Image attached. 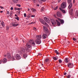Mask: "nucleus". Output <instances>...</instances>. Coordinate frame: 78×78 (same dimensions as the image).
<instances>
[{
	"label": "nucleus",
	"instance_id": "f257e3e1",
	"mask_svg": "<svg viewBox=\"0 0 78 78\" xmlns=\"http://www.w3.org/2000/svg\"><path fill=\"white\" fill-rule=\"evenodd\" d=\"M6 55L8 59H11V60H12V61H14L15 60V58H14L13 57L11 56V54H10V53H9L8 54H7Z\"/></svg>",
	"mask_w": 78,
	"mask_h": 78
},
{
	"label": "nucleus",
	"instance_id": "f03ea898",
	"mask_svg": "<svg viewBox=\"0 0 78 78\" xmlns=\"http://www.w3.org/2000/svg\"><path fill=\"white\" fill-rule=\"evenodd\" d=\"M10 25L11 27H17L19 25V24L17 23L16 22H14L11 23Z\"/></svg>",
	"mask_w": 78,
	"mask_h": 78
},
{
	"label": "nucleus",
	"instance_id": "7ed1b4c3",
	"mask_svg": "<svg viewBox=\"0 0 78 78\" xmlns=\"http://www.w3.org/2000/svg\"><path fill=\"white\" fill-rule=\"evenodd\" d=\"M67 5V3L66 2H63L61 5V7L62 8V9H64L66 7V5Z\"/></svg>",
	"mask_w": 78,
	"mask_h": 78
},
{
	"label": "nucleus",
	"instance_id": "20e7f679",
	"mask_svg": "<svg viewBox=\"0 0 78 78\" xmlns=\"http://www.w3.org/2000/svg\"><path fill=\"white\" fill-rule=\"evenodd\" d=\"M67 66L70 69L72 68L73 67V64L70 63H69L67 64Z\"/></svg>",
	"mask_w": 78,
	"mask_h": 78
},
{
	"label": "nucleus",
	"instance_id": "39448f33",
	"mask_svg": "<svg viewBox=\"0 0 78 78\" xmlns=\"http://www.w3.org/2000/svg\"><path fill=\"white\" fill-rule=\"evenodd\" d=\"M43 30L44 32H45V33H47V32H48V29H47V27L45 26H43Z\"/></svg>",
	"mask_w": 78,
	"mask_h": 78
},
{
	"label": "nucleus",
	"instance_id": "423d86ee",
	"mask_svg": "<svg viewBox=\"0 0 78 78\" xmlns=\"http://www.w3.org/2000/svg\"><path fill=\"white\" fill-rule=\"evenodd\" d=\"M57 16L58 17H62V14H61V13L60 12H58L56 13Z\"/></svg>",
	"mask_w": 78,
	"mask_h": 78
},
{
	"label": "nucleus",
	"instance_id": "0eeeda50",
	"mask_svg": "<svg viewBox=\"0 0 78 78\" xmlns=\"http://www.w3.org/2000/svg\"><path fill=\"white\" fill-rule=\"evenodd\" d=\"M44 19L45 20V21L48 23H49L50 22V20H49L48 18L47 17H44Z\"/></svg>",
	"mask_w": 78,
	"mask_h": 78
},
{
	"label": "nucleus",
	"instance_id": "6e6552de",
	"mask_svg": "<svg viewBox=\"0 0 78 78\" xmlns=\"http://www.w3.org/2000/svg\"><path fill=\"white\" fill-rule=\"evenodd\" d=\"M35 42L37 44H40L41 43V40H36Z\"/></svg>",
	"mask_w": 78,
	"mask_h": 78
},
{
	"label": "nucleus",
	"instance_id": "1a4fd4ad",
	"mask_svg": "<svg viewBox=\"0 0 78 78\" xmlns=\"http://www.w3.org/2000/svg\"><path fill=\"white\" fill-rule=\"evenodd\" d=\"M36 38L37 39L36 40H40V39L42 38V36L40 35H37L36 36Z\"/></svg>",
	"mask_w": 78,
	"mask_h": 78
},
{
	"label": "nucleus",
	"instance_id": "9d476101",
	"mask_svg": "<svg viewBox=\"0 0 78 78\" xmlns=\"http://www.w3.org/2000/svg\"><path fill=\"white\" fill-rule=\"evenodd\" d=\"M15 58L16 59H20L21 58V57L19 54H17L15 56Z\"/></svg>",
	"mask_w": 78,
	"mask_h": 78
},
{
	"label": "nucleus",
	"instance_id": "9b49d317",
	"mask_svg": "<svg viewBox=\"0 0 78 78\" xmlns=\"http://www.w3.org/2000/svg\"><path fill=\"white\" fill-rule=\"evenodd\" d=\"M51 21L53 25H55L56 23V21H55L53 19H51Z\"/></svg>",
	"mask_w": 78,
	"mask_h": 78
},
{
	"label": "nucleus",
	"instance_id": "f8f14e48",
	"mask_svg": "<svg viewBox=\"0 0 78 78\" xmlns=\"http://www.w3.org/2000/svg\"><path fill=\"white\" fill-rule=\"evenodd\" d=\"M20 50L21 51H22V53H24V52L25 51V49L23 48L20 47Z\"/></svg>",
	"mask_w": 78,
	"mask_h": 78
},
{
	"label": "nucleus",
	"instance_id": "ddd939ff",
	"mask_svg": "<svg viewBox=\"0 0 78 78\" xmlns=\"http://www.w3.org/2000/svg\"><path fill=\"white\" fill-rule=\"evenodd\" d=\"M57 20L60 22L61 24H63L64 23V21L63 20H61L59 18H57Z\"/></svg>",
	"mask_w": 78,
	"mask_h": 78
},
{
	"label": "nucleus",
	"instance_id": "4468645a",
	"mask_svg": "<svg viewBox=\"0 0 78 78\" xmlns=\"http://www.w3.org/2000/svg\"><path fill=\"white\" fill-rule=\"evenodd\" d=\"M40 22H41V23H42V24H45V21H44V20H43L41 19H40L39 20Z\"/></svg>",
	"mask_w": 78,
	"mask_h": 78
},
{
	"label": "nucleus",
	"instance_id": "2eb2a0df",
	"mask_svg": "<svg viewBox=\"0 0 78 78\" xmlns=\"http://www.w3.org/2000/svg\"><path fill=\"white\" fill-rule=\"evenodd\" d=\"M42 37L43 39H46L47 37V35L46 34H44L42 35Z\"/></svg>",
	"mask_w": 78,
	"mask_h": 78
},
{
	"label": "nucleus",
	"instance_id": "dca6fc26",
	"mask_svg": "<svg viewBox=\"0 0 78 78\" xmlns=\"http://www.w3.org/2000/svg\"><path fill=\"white\" fill-rule=\"evenodd\" d=\"M26 46L27 48H31V45H30V44L27 43L26 44Z\"/></svg>",
	"mask_w": 78,
	"mask_h": 78
},
{
	"label": "nucleus",
	"instance_id": "f3484780",
	"mask_svg": "<svg viewBox=\"0 0 78 78\" xmlns=\"http://www.w3.org/2000/svg\"><path fill=\"white\" fill-rule=\"evenodd\" d=\"M2 62L4 64L6 63L7 62V59L6 58H4L2 60Z\"/></svg>",
	"mask_w": 78,
	"mask_h": 78
},
{
	"label": "nucleus",
	"instance_id": "a211bd4d",
	"mask_svg": "<svg viewBox=\"0 0 78 78\" xmlns=\"http://www.w3.org/2000/svg\"><path fill=\"white\" fill-rule=\"evenodd\" d=\"M59 9L61 11H62V12L64 14H66V11L65 10L62 9H61V8H59Z\"/></svg>",
	"mask_w": 78,
	"mask_h": 78
},
{
	"label": "nucleus",
	"instance_id": "6ab92c4d",
	"mask_svg": "<svg viewBox=\"0 0 78 78\" xmlns=\"http://www.w3.org/2000/svg\"><path fill=\"white\" fill-rule=\"evenodd\" d=\"M72 7V3H71L68 6V8L69 9H71V8Z\"/></svg>",
	"mask_w": 78,
	"mask_h": 78
},
{
	"label": "nucleus",
	"instance_id": "aec40b11",
	"mask_svg": "<svg viewBox=\"0 0 78 78\" xmlns=\"http://www.w3.org/2000/svg\"><path fill=\"white\" fill-rule=\"evenodd\" d=\"M56 22L58 26H60V25H61V23H60V22H58V21L57 20H56Z\"/></svg>",
	"mask_w": 78,
	"mask_h": 78
},
{
	"label": "nucleus",
	"instance_id": "412c9836",
	"mask_svg": "<svg viewBox=\"0 0 78 78\" xmlns=\"http://www.w3.org/2000/svg\"><path fill=\"white\" fill-rule=\"evenodd\" d=\"M30 9L33 12H35L36 11V9L33 8H31Z\"/></svg>",
	"mask_w": 78,
	"mask_h": 78
},
{
	"label": "nucleus",
	"instance_id": "4be33fe9",
	"mask_svg": "<svg viewBox=\"0 0 78 78\" xmlns=\"http://www.w3.org/2000/svg\"><path fill=\"white\" fill-rule=\"evenodd\" d=\"M1 24L2 26V27H5V23H4V22H3V21L2 22Z\"/></svg>",
	"mask_w": 78,
	"mask_h": 78
},
{
	"label": "nucleus",
	"instance_id": "5701e85b",
	"mask_svg": "<svg viewBox=\"0 0 78 78\" xmlns=\"http://www.w3.org/2000/svg\"><path fill=\"white\" fill-rule=\"evenodd\" d=\"M76 37L78 38V36H76L75 38H73V41H76Z\"/></svg>",
	"mask_w": 78,
	"mask_h": 78
},
{
	"label": "nucleus",
	"instance_id": "b1692460",
	"mask_svg": "<svg viewBox=\"0 0 78 78\" xmlns=\"http://www.w3.org/2000/svg\"><path fill=\"white\" fill-rule=\"evenodd\" d=\"M23 57H24V58H27V54H24L23 55Z\"/></svg>",
	"mask_w": 78,
	"mask_h": 78
},
{
	"label": "nucleus",
	"instance_id": "393cba45",
	"mask_svg": "<svg viewBox=\"0 0 78 78\" xmlns=\"http://www.w3.org/2000/svg\"><path fill=\"white\" fill-rule=\"evenodd\" d=\"M65 62H69V60H68V58H66L65 60Z\"/></svg>",
	"mask_w": 78,
	"mask_h": 78
},
{
	"label": "nucleus",
	"instance_id": "a878e982",
	"mask_svg": "<svg viewBox=\"0 0 78 78\" xmlns=\"http://www.w3.org/2000/svg\"><path fill=\"white\" fill-rule=\"evenodd\" d=\"M12 1L14 3H17L18 1H17V0H12Z\"/></svg>",
	"mask_w": 78,
	"mask_h": 78
},
{
	"label": "nucleus",
	"instance_id": "bb28decb",
	"mask_svg": "<svg viewBox=\"0 0 78 78\" xmlns=\"http://www.w3.org/2000/svg\"><path fill=\"white\" fill-rule=\"evenodd\" d=\"M43 24L45 25V26L47 27H49L48 24H47V23H46L45 22L44 24Z\"/></svg>",
	"mask_w": 78,
	"mask_h": 78
},
{
	"label": "nucleus",
	"instance_id": "cd10ccee",
	"mask_svg": "<svg viewBox=\"0 0 78 78\" xmlns=\"http://www.w3.org/2000/svg\"><path fill=\"white\" fill-rule=\"evenodd\" d=\"M20 10H19L16 12V14H17L19 15V14H20Z\"/></svg>",
	"mask_w": 78,
	"mask_h": 78
},
{
	"label": "nucleus",
	"instance_id": "c85d7f7f",
	"mask_svg": "<svg viewBox=\"0 0 78 78\" xmlns=\"http://www.w3.org/2000/svg\"><path fill=\"white\" fill-rule=\"evenodd\" d=\"M9 26H6V30L7 31H8L9 30Z\"/></svg>",
	"mask_w": 78,
	"mask_h": 78
},
{
	"label": "nucleus",
	"instance_id": "c756f323",
	"mask_svg": "<svg viewBox=\"0 0 78 78\" xmlns=\"http://www.w3.org/2000/svg\"><path fill=\"white\" fill-rule=\"evenodd\" d=\"M55 52L57 55H59V52H58V51L57 50H55Z\"/></svg>",
	"mask_w": 78,
	"mask_h": 78
},
{
	"label": "nucleus",
	"instance_id": "7c9ffc66",
	"mask_svg": "<svg viewBox=\"0 0 78 78\" xmlns=\"http://www.w3.org/2000/svg\"><path fill=\"white\" fill-rule=\"evenodd\" d=\"M15 19H16L17 20H19V17H15Z\"/></svg>",
	"mask_w": 78,
	"mask_h": 78
},
{
	"label": "nucleus",
	"instance_id": "2f4dec72",
	"mask_svg": "<svg viewBox=\"0 0 78 78\" xmlns=\"http://www.w3.org/2000/svg\"><path fill=\"white\" fill-rule=\"evenodd\" d=\"M53 59H54V60H55V61H56V60L58 59H57V58H56V57H54L53 58Z\"/></svg>",
	"mask_w": 78,
	"mask_h": 78
},
{
	"label": "nucleus",
	"instance_id": "473e14b6",
	"mask_svg": "<svg viewBox=\"0 0 78 78\" xmlns=\"http://www.w3.org/2000/svg\"><path fill=\"white\" fill-rule=\"evenodd\" d=\"M71 76L70 75H68L67 76V78H70Z\"/></svg>",
	"mask_w": 78,
	"mask_h": 78
},
{
	"label": "nucleus",
	"instance_id": "72a5a7b5",
	"mask_svg": "<svg viewBox=\"0 0 78 78\" xmlns=\"http://www.w3.org/2000/svg\"><path fill=\"white\" fill-rule=\"evenodd\" d=\"M34 41L33 40H30L29 41V42L30 43H32Z\"/></svg>",
	"mask_w": 78,
	"mask_h": 78
},
{
	"label": "nucleus",
	"instance_id": "f704fd0d",
	"mask_svg": "<svg viewBox=\"0 0 78 78\" xmlns=\"http://www.w3.org/2000/svg\"><path fill=\"white\" fill-rule=\"evenodd\" d=\"M68 3H71V0H68Z\"/></svg>",
	"mask_w": 78,
	"mask_h": 78
},
{
	"label": "nucleus",
	"instance_id": "c9c22d12",
	"mask_svg": "<svg viewBox=\"0 0 78 78\" xmlns=\"http://www.w3.org/2000/svg\"><path fill=\"white\" fill-rule=\"evenodd\" d=\"M36 23V22H32V23H30L29 24V25H31V24H34V23Z\"/></svg>",
	"mask_w": 78,
	"mask_h": 78
},
{
	"label": "nucleus",
	"instance_id": "e433bc0d",
	"mask_svg": "<svg viewBox=\"0 0 78 78\" xmlns=\"http://www.w3.org/2000/svg\"><path fill=\"white\" fill-rule=\"evenodd\" d=\"M33 45H36V44H35V43H34V42H33L32 43Z\"/></svg>",
	"mask_w": 78,
	"mask_h": 78
},
{
	"label": "nucleus",
	"instance_id": "4c0bfd02",
	"mask_svg": "<svg viewBox=\"0 0 78 78\" xmlns=\"http://www.w3.org/2000/svg\"><path fill=\"white\" fill-rule=\"evenodd\" d=\"M48 61H49V59H48L47 58V59H46L44 61H45V62H48Z\"/></svg>",
	"mask_w": 78,
	"mask_h": 78
},
{
	"label": "nucleus",
	"instance_id": "58836bf2",
	"mask_svg": "<svg viewBox=\"0 0 78 78\" xmlns=\"http://www.w3.org/2000/svg\"><path fill=\"white\" fill-rule=\"evenodd\" d=\"M58 61L59 63H62V60L61 59H59L58 60Z\"/></svg>",
	"mask_w": 78,
	"mask_h": 78
},
{
	"label": "nucleus",
	"instance_id": "ea45409f",
	"mask_svg": "<svg viewBox=\"0 0 78 78\" xmlns=\"http://www.w3.org/2000/svg\"><path fill=\"white\" fill-rule=\"evenodd\" d=\"M70 12H73V9L72 8L70 10Z\"/></svg>",
	"mask_w": 78,
	"mask_h": 78
},
{
	"label": "nucleus",
	"instance_id": "a19ab883",
	"mask_svg": "<svg viewBox=\"0 0 78 78\" xmlns=\"http://www.w3.org/2000/svg\"><path fill=\"white\" fill-rule=\"evenodd\" d=\"M57 9H58V7L57 6L54 8V10H56Z\"/></svg>",
	"mask_w": 78,
	"mask_h": 78
},
{
	"label": "nucleus",
	"instance_id": "79ce46f5",
	"mask_svg": "<svg viewBox=\"0 0 78 78\" xmlns=\"http://www.w3.org/2000/svg\"><path fill=\"white\" fill-rule=\"evenodd\" d=\"M44 8L42 7L41 9V11H44Z\"/></svg>",
	"mask_w": 78,
	"mask_h": 78
},
{
	"label": "nucleus",
	"instance_id": "37998d69",
	"mask_svg": "<svg viewBox=\"0 0 78 78\" xmlns=\"http://www.w3.org/2000/svg\"><path fill=\"white\" fill-rule=\"evenodd\" d=\"M24 17H27V15L26 13H24Z\"/></svg>",
	"mask_w": 78,
	"mask_h": 78
},
{
	"label": "nucleus",
	"instance_id": "c03bdc74",
	"mask_svg": "<svg viewBox=\"0 0 78 78\" xmlns=\"http://www.w3.org/2000/svg\"><path fill=\"white\" fill-rule=\"evenodd\" d=\"M17 6H19V7H20L21 6L20 5L18 4L17 5Z\"/></svg>",
	"mask_w": 78,
	"mask_h": 78
},
{
	"label": "nucleus",
	"instance_id": "a18cd8bd",
	"mask_svg": "<svg viewBox=\"0 0 78 78\" xmlns=\"http://www.w3.org/2000/svg\"><path fill=\"white\" fill-rule=\"evenodd\" d=\"M31 17H35V16H34V15H31Z\"/></svg>",
	"mask_w": 78,
	"mask_h": 78
},
{
	"label": "nucleus",
	"instance_id": "49530a36",
	"mask_svg": "<svg viewBox=\"0 0 78 78\" xmlns=\"http://www.w3.org/2000/svg\"><path fill=\"white\" fill-rule=\"evenodd\" d=\"M33 29H34V30H35V31H36V28L35 27H34Z\"/></svg>",
	"mask_w": 78,
	"mask_h": 78
},
{
	"label": "nucleus",
	"instance_id": "de8ad7c7",
	"mask_svg": "<svg viewBox=\"0 0 78 78\" xmlns=\"http://www.w3.org/2000/svg\"><path fill=\"white\" fill-rule=\"evenodd\" d=\"M38 55H40V56H41V55H42V54H41V53H39Z\"/></svg>",
	"mask_w": 78,
	"mask_h": 78
},
{
	"label": "nucleus",
	"instance_id": "09e8293b",
	"mask_svg": "<svg viewBox=\"0 0 78 78\" xmlns=\"http://www.w3.org/2000/svg\"><path fill=\"white\" fill-rule=\"evenodd\" d=\"M41 1H42V2H45L46 0H40Z\"/></svg>",
	"mask_w": 78,
	"mask_h": 78
},
{
	"label": "nucleus",
	"instance_id": "8fccbe9b",
	"mask_svg": "<svg viewBox=\"0 0 78 78\" xmlns=\"http://www.w3.org/2000/svg\"><path fill=\"white\" fill-rule=\"evenodd\" d=\"M61 0H58V3H59V2H61Z\"/></svg>",
	"mask_w": 78,
	"mask_h": 78
},
{
	"label": "nucleus",
	"instance_id": "3c124183",
	"mask_svg": "<svg viewBox=\"0 0 78 78\" xmlns=\"http://www.w3.org/2000/svg\"><path fill=\"white\" fill-rule=\"evenodd\" d=\"M2 60H0V64H2Z\"/></svg>",
	"mask_w": 78,
	"mask_h": 78
},
{
	"label": "nucleus",
	"instance_id": "603ef678",
	"mask_svg": "<svg viewBox=\"0 0 78 78\" xmlns=\"http://www.w3.org/2000/svg\"><path fill=\"white\" fill-rule=\"evenodd\" d=\"M10 9H11V10H13V8L11 7Z\"/></svg>",
	"mask_w": 78,
	"mask_h": 78
},
{
	"label": "nucleus",
	"instance_id": "864d4df0",
	"mask_svg": "<svg viewBox=\"0 0 78 78\" xmlns=\"http://www.w3.org/2000/svg\"><path fill=\"white\" fill-rule=\"evenodd\" d=\"M54 17H55L56 18V15H54Z\"/></svg>",
	"mask_w": 78,
	"mask_h": 78
},
{
	"label": "nucleus",
	"instance_id": "5fc2aeb1",
	"mask_svg": "<svg viewBox=\"0 0 78 78\" xmlns=\"http://www.w3.org/2000/svg\"><path fill=\"white\" fill-rule=\"evenodd\" d=\"M0 8H1V9H3V7H2V6H0Z\"/></svg>",
	"mask_w": 78,
	"mask_h": 78
},
{
	"label": "nucleus",
	"instance_id": "6e6d98bb",
	"mask_svg": "<svg viewBox=\"0 0 78 78\" xmlns=\"http://www.w3.org/2000/svg\"><path fill=\"white\" fill-rule=\"evenodd\" d=\"M67 75V73H64V75Z\"/></svg>",
	"mask_w": 78,
	"mask_h": 78
},
{
	"label": "nucleus",
	"instance_id": "4d7b16f0",
	"mask_svg": "<svg viewBox=\"0 0 78 78\" xmlns=\"http://www.w3.org/2000/svg\"><path fill=\"white\" fill-rule=\"evenodd\" d=\"M17 10H20V9L19 8H18L17 9Z\"/></svg>",
	"mask_w": 78,
	"mask_h": 78
},
{
	"label": "nucleus",
	"instance_id": "13d9d810",
	"mask_svg": "<svg viewBox=\"0 0 78 78\" xmlns=\"http://www.w3.org/2000/svg\"><path fill=\"white\" fill-rule=\"evenodd\" d=\"M15 16H16V17H18V16H17V15H16V14H15Z\"/></svg>",
	"mask_w": 78,
	"mask_h": 78
},
{
	"label": "nucleus",
	"instance_id": "bf43d9fd",
	"mask_svg": "<svg viewBox=\"0 0 78 78\" xmlns=\"http://www.w3.org/2000/svg\"><path fill=\"white\" fill-rule=\"evenodd\" d=\"M30 9H29V8L28 9V10H27V11H30Z\"/></svg>",
	"mask_w": 78,
	"mask_h": 78
},
{
	"label": "nucleus",
	"instance_id": "052dcab7",
	"mask_svg": "<svg viewBox=\"0 0 78 78\" xmlns=\"http://www.w3.org/2000/svg\"><path fill=\"white\" fill-rule=\"evenodd\" d=\"M7 14H9V11H7Z\"/></svg>",
	"mask_w": 78,
	"mask_h": 78
},
{
	"label": "nucleus",
	"instance_id": "680f3d73",
	"mask_svg": "<svg viewBox=\"0 0 78 78\" xmlns=\"http://www.w3.org/2000/svg\"><path fill=\"white\" fill-rule=\"evenodd\" d=\"M26 50H28V48H26Z\"/></svg>",
	"mask_w": 78,
	"mask_h": 78
},
{
	"label": "nucleus",
	"instance_id": "e2e57ef3",
	"mask_svg": "<svg viewBox=\"0 0 78 78\" xmlns=\"http://www.w3.org/2000/svg\"><path fill=\"white\" fill-rule=\"evenodd\" d=\"M37 6H39V5L37 4Z\"/></svg>",
	"mask_w": 78,
	"mask_h": 78
},
{
	"label": "nucleus",
	"instance_id": "0e129e2a",
	"mask_svg": "<svg viewBox=\"0 0 78 78\" xmlns=\"http://www.w3.org/2000/svg\"><path fill=\"white\" fill-rule=\"evenodd\" d=\"M0 12H1V13H2V12H3V11H1Z\"/></svg>",
	"mask_w": 78,
	"mask_h": 78
},
{
	"label": "nucleus",
	"instance_id": "69168bd1",
	"mask_svg": "<svg viewBox=\"0 0 78 78\" xmlns=\"http://www.w3.org/2000/svg\"><path fill=\"white\" fill-rule=\"evenodd\" d=\"M28 19L30 18V16H29V17H28Z\"/></svg>",
	"mask_w": 78,
	"mask_h": 78
},
{
	"label": "nucleus",
	"instance_id": "338daca9",
	"mask_svg": "<svg viewBox=\"0 0 78 78\" xmlns=\"http://www.w3.org/2000/svg\"><path fill=\"white\" fill-rule=\"evenodd\" d=\"M6 55H4V56L5 57H6Z\"/></svg>",
	"mask_w": 78,
	"mask_h": 78
},
{
	"label": "nucleus",
	"instance_id": "774afa93",
	"mask_svg": "<svg viewBox=\"0 0 78 78\" xmlns=\"http://www.w3.org/2000/svg\"><path fill=\"white\" fill-rule=\"evenodd\" d=\"M41 65H42V66H43V65H44V64H42Z\"/></svg>",
	"mask_w": 78,
	"mask_h": 78
}]
</instances>
